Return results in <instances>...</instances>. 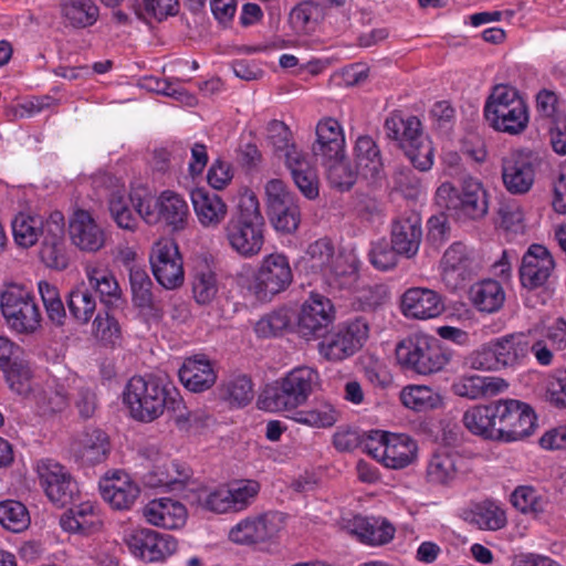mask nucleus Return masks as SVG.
Instances as JSON below:
<instances>
[{"mask_svg": "<svg viewBox=\"0 0 566 566\" xmlns=\"http://www.w3.org/2000/svg\"><path fill=\"white\" fill-rule=\"evenodd\" d=\"M507 387L501 377L462 375L453 381L451 389L459 397L476 400L499 395Z\"/></svg>", "mask_w": 566, "mask_h": 566, "instance_id": "32", "label": "nucleus"}, {"mask_svg": "<svg viewBox=\"0 0 566 566\" xmlns=\"http://www.w3.org/2000/svg\"><path fill=\"white\" fill-rule=\"evenodd\" d=\"M290 323L289 311L286 308H279L260 318L254 329L260 337H271L286 329Z\"/></svg>", "mask_w": 566, "mask_h": 566, "instance_id": "63", "label": "nucleus"}, {"mask_svg": "<svg viewBox=\"0 0 566 566\" xmlns=\"http://www.w3.org/2000/svg\"><path fill=\"white\" fill-rule=\"evenodd\" d=\"M268 139L275 154L283 157L286 163V155L302 153L292 142V134L289 127L281 120H271L268 125Z\"/></svg>", "mask_w": 566, "mask_h": 566, "instance_id": "60", "label": "nucleus"}, {"mask_svg": "<svg viewBox=\"0 0 566 566\" xmlns=\"http://www.w3.org/2000/svg\"><path fill=\"white\" fill-rule=\"evenodd\" d=\"M339 419V411L328 401H317L311 408L295 411L293 420L313 428H331Z\"/></svg>", "mask_w": 566, "mask_h": 566, "instance_id": "48", "label": "nucleus"}, {"mask_svg": "<svg viewBox=\"0 0 566 566\" xmlns=\"http://www.w3.org/2000/svg\"><path fill=\"white\" fill-rule=\"evenodd\" d=\"M354 158L359 175L367 180H376L384 170L380 149L370 136L363 135L356 139Z\"/></svg>", "mask_w": 566, "mask_h": 566, "instance_id": "35", "label": "nucleus"}, {"mask_svg": "<svg viewBox=\"0 0 566 566\" xmlns=\"http://www.w3.org/2000/svg\"><path fill=\"white\" fill-rule=\"evenodd\" d=\"M153 274L165 289L172 290L184 283L182 258L172 240L157 241L149 256Z\"/></svg>", "mask_w": 566, "mask_h": 566, "instance_id": "16", "label": "nucleus"}, {"mask_svg": "<svg viewBox=\"0 0 566 566\" xmlns=\"http://www.w3.org/2000/svg\"><path fill=\"white\" fill-rule=\"evenodd\" d=\"M96 521L94 506L86 502L63 513L60 518V525L70 533L88 534Z\"/></svg>", "mask_w": 566, "mask_h": 566, "instance_id": "49", "label": "nucleus"}, {"mask_svg": "<svg viewBox=\"0 0 566 566\" xmlns=\"http://www.w3.org/2000/svg\"><path fill=\"white\" fill-rule=\"evenodd\" d=\"M138 454L146 470L142 479L148 488L180 491L192 474L187 464L169 459L156 444L143 447Z\"/></svg>", "mask_w": 566, "mask_h": 566, "instance_id": "7", "label": "nucleus"}, {"mask_svg": "<svg viewBox=\"0 0 566 566\" xmlns=\"http://www.w3.org/2000/svg\"><path fill=\"white\" fill-rule=\"evenodd\" d=\"M384 128L387 138L397 142L403 149L406 144L416 140L421 130V123L416 116L402 117L398 113H392L386 118Z\"/></svg>", "mask_w": 566, "mask_h": 566, "instance_id": "46", "label": "nucleus"}, {"mask_svg": "<svg viewBox=\"0 0 566 566\" xmlns=\"http://www.w3.org/2000/svg\"><path fill=\"white\" fill-rule=\"evenodd\" d=\"M71 450L77 462L91 467L107 459L111 443L106 432L88 428L72 442Z\"/></svg>", "mask_w": 566, "mask_h": 566, "instance_id": "28", "label": "nucleus"}, {"mask_svg": "<svg viewBox=\"0 0 566 566\" xmlns=\"http://www.w3.org/2000/svg\"><path fill=\"white\" fill-rule=\"evenodd\" d=\"M178 375L181 384L193 392L208 390L217 379L211 361L203 355L186 358L179 368Z\"/></svg>", "mask_w": 566, "mask_h": 566, "instance_id": "33", "label": "nucleus"}, {"mask_svg": "<svg viewBox=\"0 0 566 566\" xmlns=\"http://www.w3.org/2000/svg\"><path fill=\"white\" fill-rule=\"evenodd\" d=\"M365 448L377 461L389 469H403L411 464L417 455V443L407 434L384 431H370Z\"/></svg>", "mask_w": 566, "mask_h": 566, "instance_id": "11", "label": "nucleus"}, {"mask_svg": "<svg viewBox=\"0 0 566 566\" xmlns=\"http://www.w3.org/2000/svg\"><path fill=\"white\" fill-rule=\"evenodd\" d=\"M143 516L151 525L176 530L186 523L187 510L179 501L160 497L151 500L145 505Z\"/></svg>", "mask_w": 566, "mask_h": 566, "instance_id": "31", "label": "nucleus"}, {"mask_svg": "<svg viewBox=\"0 0 566 566\" xmlns=\"http://www.w3.org/2000/svg\"><path fill=\"white\" fill-rule=\"evenodd\" d=\"M400 399L405 407L421 412L433 409L438 396L427 386H409L402 389Z\"/></svg>", "mask_w": 566, "mask_h": 566, "instance_id": "59", "label": "nucleus"}, {"mask_svg": "<svg viewBox=\"0 0 566 566\" xmlns=\"http://www.w3.org/2000/svg\"><path fill=\"white\" fill-rule=\"evenodd\" d=\"M191 201L196 217L203 228H218L227 216L228 207L217 193L195 189Z\"/></svg>", "mask_w": 566, "mask_h": 566, "instance_id": "34", "label": "nucleus"}, {"mask_svg": "<svg viewBox=\"0 0 566 566\" xmlns=\"http://www.w3.org/2000/svg\"><path fill=\"white\" fill-rule=\"evenodd\" d=\"M129 196L124 190L113 191L108 199V210L117 227L128 231H135L138 226V218L130 208Z\"/></svg>", "mask_w": 566, "mask_h": 566, "instance_id": "50", "label": "nucleus"}, {"mask_svg": "<svg viewBox=\"0 0 566 566\" xmlns=\"http://www.w3.org/2000/svg\"><path fill=\"white\" fill-rule=\"evenodd\" d=\"M66 380L70 384V398H72L78 416L84 420L93 418L98 408L95 386L70 370L66 371Z\"/></svg>", "mask_w": 566, "mask_h": 566, "instance_id": "40", "label": "nucleus"}, {"mask_svg": "<svg viewBox=\"0 0 566 566\" xmlns=\"http://www.w3.org/2000/svg\"><path fill=\"white\" fill-rule=\"evenodd\" d=\"M124 402L134 419L151 422L165 410L176 413L175 422L180 430H188L197 417L186 410L184 400L175 386L157 376H134L123 392Z\"/></svg>", "mask_w": 566, "mask_h": 566, "instance_id": "1", "label": "nucleus"}, {"mask_svg": "<svg viewBox=\"0 0 566 566\" xmlns=\"http://www.w3.org/2000/svg\"><path fill=\"white\" fill-rule=\"evenodd\" d=\"M69 233L71 242L83 252L94 253L105 245V231L87 210L76 209L73 212Z\"/></svg>", "mask_w": 566, "mask_h": 566, "instance_id": "24", "label": "nucleus"}, {"mask_svg": "<svg viewBox=\"0 0 566 566\" xmlns=\"http://www.w3.org/2000/svg\"><path fill=\"white\" fill-rule=\"evenodd\" d=\"M318 384V373L307 366L296 367L265 391L266 408L292 411L306 402Z\"/></svg>", "mask_w": 566, "mask_h": 566, "instance_id": "6", "label": "nucleus"}, {"mask_svg": "<svg viewBox=\"0 0 566 566\" xmlns=\"http://www.w3.org/2000/svg\"><path fill=\"white\" fill-rule=\"evenodd\" d=\"M0 308L8 326L17 333L32 334L40 327V310L32 293L23 286H8L1 293Z\"/></svg>", "mask_w": 566, "mask_h": 566, "instance_id": "9", "label": "nucleus"}, {"mask_svg": "<svg viewBox=\"0 0 566 566\" xmlns=\"http://www.w3.org/2000/svg\"><path fill=\"white\" fill-rule=\"evenodd\" d=\"M401 311L407 317L430 319L444 312V303L441 295L433 290L411 287L402 295Z\"/></svg>", "mask_w": 566, "mask_h": 566, "instance_id": "26", "label": "nucleus"}, {"mask_svg": "<svg viewBox=\"0 0 566 566\" xmlns=\"http://www.w3.org/2000/svg\"><path fill=\"white\" fill-rule=\"evenodd\" d=\"M36 473L41 488L52 503L65 506L73 501L77 485L62 464L52 459H41L36 462Z\"/></svg>", "mask_w": 566, "mask_h": 566, "instance_id": "15", "label": "nucleus"}, {"mask_svg": "<svg viewBox=\"0 0 566 566\" xmlns=\"http://www.w3.org/2000/svg\"><path fill=\"white\" fill-rule=\"evenodd\" d=\"M335 315L332 301L319 293L312 292L300 308L297 333L306 340L325 336Z\"/></svg>", "mask_w": 566, "mask_h": 566, "instance_id": "14", "label": "nucleus"}, {"mask_svg": "<svg viewBox=\"0 0 566 566\" xmlns=\"http://www.w3.org/2000/svg\"><path fill=\"white\" fill-rule=\"evenodd\" d=\"M370 326L363 316L340 324L318 344L319 354L327 360L340 361L357 353L369 337Z\"/></svg>", "mask_w": 566, "mask_h": 566, "instance_id": "10", "label": "nucleus"}, {"mask_svg": "<svg viewBox=\"0 0 566 566\" xmlns=\"http://www.w3.org/2000/svg\"><path fill=\"white\" fill-rule=\"evenodd\" d=\"M60 7L65 24L74 29L90 28L99 18V8L94 0H62Z\"/></svg>", "mask_w": 566, "mask_h": 566, "instance_id": "42", "label": "nucleus"}, {"mask_svg": "<svg viewBox=\"0 0 566 566\" xmlns=\"http://www.w3.org/2000/svg\"><path fill=\"white\" fill-rule=\"evenodd\" d=\"M129 282L134 304L142 308L150 307L153 302V282L147 272L140 266H130Z\"/></svg>", "mask_w": 566, "mask_h": 566, "instance_id": "57", "label": "nucleus"}, {"mask_svg": "<svg viewBox=\"0 0 566 566\" xmlns=\"http://www.w3.org/2000/svg\"><path fill=\"white\" fill-rule=\"evenodd\" d=\"M30 514L25 505L19 501L0 502V524L8 531L20 533L30 525Z\"/></svg>", "mask_w": 566, "mask_h": 566, "instance_id": "52", "label": "nucleus"}, {"mask_svg": "<svg viewBox=\"0 0 566 566\" xmlns=\"http://www.w3.org/2000/svg\"><path fill=\"white\" fill-rule=\"evenodd\" d=\"M422 239L421 217L416 211H409L397 217L391 226V244L407 259L415 256Z\"/></svg>", "mask_w": 566, "mask_h": 566, "instance_id": "25", "label": "nucleus"}, {"mask_svg": "<svg viewBox=\"0 0 566 566\" xmlns=\"http://www.w3.org/2000/svg\"><path fill=\"white\" fill-rule=\"evenodd\" d=\"M63 375H50L43 384H36L30 398L42 416L65 410L70 403V384Z\"/></svg>", "mask_w": 566, "mask_h": 566, "instance_id": "23", "label": "nucleus"}, {"mask_svg": "<svg viewBox=\"0 0 566 566\" xmlns=\"http://www.w3.org/2000/svg\"><path fill=\"white\" fill-rule=\"evenodd\" d=\"M67 307L76 322L86 324L96 310V301L90 290L76 287L69 294Z\"/></svg>", "mask_w": 566, "mask_h": 566, "instance_id": "53", "label": "nucleus"}, {"mask_svg": "<svg viewBox=\"0 0 566 566\" xmlns=\"http://www.w3.org/2000/svg\"><path fill=\"white\" fill-rule=\"evenodd\" d=\"M287 169L296 187L307 199H315L318 196V180L315 168L311 165L303 153L286 155Z\"/></svg>", "mask_w": 566, "mask_h": 566, "instance_id": "41", "label": "nucleus"}, {"mask_svg": "<svg viewBox=\"0 0 566 566\" xmlns=\"http://www.w3.org/2000/svg\"><path fill=\"white\" fill-rule=\"evenodd\" d=\"M326 167V177L333 188L340 191L349 190L356 182L358 170H354L350 164L344 158L322 160Z\"/></svg>", "mask_w": 566, "mask_h": 566, "instance_id": "51", "label": "nucleus"}, {"mask_svg": "<svg viewBox=\"0 0 566 566\" xmlns=\"http://www.w3.org/2000/svg\"><path fill=\"white\" fill-rule=\"evenodd\" d=\"M437 205L458 221H480L489 212V192L481 180L467 177L459 188L441 184L436 191Z\"/></svg>", "mask_w": 566, "mask_h": 566, "instance_id": "3", "label": "nucleus"}, {"mask_svg": "<svg viewBox=\"0 0 566 566\" xmlns=\"http://www.w3.org/2000/svg\"><path fill=\"white\" fill-rule=\"evenodd\" d=\"M156 207L159 213V221L170 226L174 230L184 229L189 208L186 200L174 191H163L156 199Z\"/></svg>", "mask_w": 566, "mask_h": 566, "instance_id": "44", "label": "nucleus"}, {"mask_svg": "<svg viewBox=\"0 0 566 566\" xmlns=\"http://www.w3.org/2000/svg\"><path fill=\"white\" fill-rule=\"evenodd\" d=\"M502 180L510 193H527L535 180V165L532 155L518 150L503 157Z\"/></svg>", "mask_w": 566, "mask_h": 566, "instance_id": "21", "label": "nucleus"}, {"mask_svg": "<svg viewBox=\"0 0 566 566\" xmlns=\"http://www.w3.org/2000/svg\"><path fill=\"white\" fill-rule=\"evenodd\" d=\"M229 245L241 256L258 255L264 244V219L254 193L240 199L237 213L223 227Z\"/></svg>", "mask_w": 566, "mask_h": 566, "instance_id": "2", "label": "nucleus"}, {"mask_svg": "<svg viewBox=\"0 0 566 566\" xmlns=\"http://www.w3.org/2000/svg\"><path fill=\"white\" fill-rule=\"evenodd\" d=\"M223 388L226 398L237 407L247 406L253 398L252 381L244 375L229 379Z\"/></svg>", "mask_w": 566, "mask_h": 566, "instance_id": "62", "label": "nucleus"}, {"mask_svg": "<svg viewBox=\"0 0 566 566\" xmlns=\"http://www.w3.org/2000/svg\"><path fill=\"white\" fill-rule=\"evenodd\" d=\"M64 227V216L60 211H54L46 218L40 258L51 269L65 270L69 266Z\"/></svg>", "mask_w": 566, "mask_h": 566, "instance_id": "20", "label": "nucleus"}, {"mask_svg": "<svg viewBox=\"0 0 566 566\" xmlns=\"http://www.w3.org/2000/svg\"><path fill=\"white\" fill-rule=\"evenodd\" d=\"M472 260L461 242L450 245L441 260V276L451 290L462 287L472 274Z\"/></svg>", "mask_w": 566, "mask_h": 566, "instance_id": "29", "label": "nucleus"}, {"mask_svg": "<svg viewBox=\"0 0 566 566\" xmlns=\"http://www.w3.org/2000/svg\"><path fill=\"white\" fill-rule=\"evenodd\" d=\"M350 532L363 544L378 546L389 543L396 528L387 520L355 516L350 523Z\"/></svg>", "mask_w": 566, "mask_h": 566, "instance_id": "36", "label": "nucleus"}, {"mask_svg": "<svg viewBox=\"0 0 566 566\" xmlns=\"http://www.w3.org/2000/svg\"><path fill=\"white\" fill-rule=\"evenodd\" d=\"M293 280L289 259L281 253L265 256L255 276L253 290L258 298L268 300L286 290Z\"/></svg>", "mask_w": 566, "mask_h": 566, "instance_id": "17", "label": "nucleus"}, {"mask_svg": "<svg viewBox=\"0 0 566 566\" xmlns=\"http://www.w3.org/2000/svg\"><path fill=\"white\" fill-rule=\"evenodd\" d=\"M305 261L307 268L314 273H319L332 290L346 287L355 275L354 266L348 264L344 256L335 255L334 245L327 239L311 243L306 250Z\"/></svg>", "mask_w": 566, "mask_h": 566, "instance_id": "8", "label": "nucleus"}, {"mask_svg": "<svg viewBox=\"0 0 566 566\" xmlns=\"http://www.w3.org/2000/svg\"><path fill=\"white\" fill-rule=\"evenodd\" d=\"M555 261L548 249L532 244L522 258L520 280L523 287L535 290L543 287L552 276Z\"/></svg>", "mask_w": 566, "mask_h": 566, "instance_id": "22", "label": "nucleus"}, {"mask_svg": "<svg viewBox=\"0 0 566 566\" xmlns=\"http://www.w3.org/2000/svg\"><path fill=\"white\" fill-rule=\"evenodd\" d=\"M497 439L515 441L530 436L536 424L532 407L515 399L497 401Z\"/></svg>", "mask_w": 566, "mask_h": 566, "instance_id": "13", "label": "nucleus"}, {"mask_svg": "<svg viewBox=\"0 0 566 566\" xmlns=\"http://www.w3.org/2000/svg\"><path fill=\"white\" fill-rule=\"evenodd\" d=\"M472 522L482 530H500L506 523L504 511L494 502L484 501L472 511Z\"/></svg>", "mask_w": 566, "mask_h": 566, "instance_id": "56", "label": "nucleus"}, {"mask_svg": "<svg viewBox=\"0 0 566 566\" xmlns=\"http://www.w3.org/2000/svg\"><path fill=\"white\" fill-rule=\"evenodd\" d=\"M415 139L406 144L403 151L415 168L420 171H428L433 165V147L431 142L423 135L422 129Z\"/></svg>", "mask_w": 566, "mask_h": 566, "instance_id": "55", "label": "nucleus"}, {"mask_svg": "<svg viewBox=\"0 0 566 566\" xmlns=\"http://www.w3.org/2000/svg\"><path fill=\"white\" fill-rule=\"evenodd\" d=\"M85 274L90 286L99 294L101 302L114 305L120 300V287L108 269L88 265L85 268Z\"/></svg>", "mask_w": 566, "mask_h": 566, "instance_id": "45", "label": "nucleus"}, {"mask_svg": "<svg viewBox=\"0 0 566 566\" xmlns=\"http://www.w3.org/2000/svg\"><path fill=\"white\" fill-rule=\"evenodd\" d=\"M101 495L104 501L116 510H129L138 499L140 489L130 476L116 471L99 483Z\"/></svg>", "mask_w": 566, "mask_h": 566, "instance_id": "30", "label": "nucleus"}, {"mask_svg": "<svg viewBox=\"0 0 566 566\" xmlns=\"http://www.w3.org/2000/svg\"><path fill=\"white\" fill-rule=\"evenodd\" d=\"M232 512H240L250 506L260 492V483L256 480H238L229 486Z\"/></svg>", "mask_w": 566, "mask_h": 566, "instance_id": "58", "label": "nucleus"}, {"mask_svg": "<svg viewBox=\"0 0 566 566\" xmlns=\"http://www.w3.org/2000/svg\"><path fill=\"white\" fill-rule=\"evenodd\" d=\"M511 502L520 512L534 516L544 513L547 506V500L541 496L535 489L526 485H521L514 490Z\"/></svg>", "mask_w": 566, "mask_h": 566, "instance_id": "54", "label": "nucleus"}, {"mask_svg": "<svg viewBox=\"0 0 566 566\" xmlns=\"http://www.w3.org/2000/svg\"><path fill=\"white\" fill-rule=\"evenodd\" d=\"M497 401L491 405H480L468 409L462 421L473 434L486 439H497Z\"/></svg>", "mask_w": 566, "mask_h": 566, "instance_id": "39", "label": "nucleus"}, {"mask_svg": "<svg viewBox=\"0 0 566 566\" xmlns=\"http://www.w3.org/2000/svg\"><path fill=\"white\" fill-rule=\"evenodd\" d=\"M396 358L407 370L430 375L442 370L451 356L436 337L416 333L397 344Z\"/></svg>", "mask_w": 566, "mask_h": 566, "instance_id": "5", "label": "nucleus"}, {"mask_svg": "<svg viewBox=\"0 0 566 566\" xmlns=\"http://www.w3.org/2000/svg\"><path fill=\"white\" fill-rule=\"evenodd\" d=\"M46 219L41 216L20 213L12 221V232L17 244L30 248L36 243L39 238L44 237Z\"/></svg>", "mask_w": 566, "mask_h": 566, "instance_id": "47", "label": "nucleus"}, {"mask_svg": "<svg viewBox=\"0 0 566 566\" xmlns=\"http://www.w3.org/2000/svg\"><path fill=\"white\" fill-rule=\"evenodd\" d=\"M197 503L199 506L210 512H232L228 488H219L214 490L202 488L197 493Z\"/></svg>", "mask_w": 566, "mask_h": 566, "instance_id": "61", "label": "nucleus"}, {"mask_svg": "<svg viewBox=\"0 0 566 566\" xmlns=\"http://www.w3.org/2000/svg\"><path fill=\"white\" fill-rule=\"evenodd\" d=\"M129 552L146 563L163 562L177 549V541L149 528L132 531L125 539Z\"/></svg>", "mask_w": 566, "mask_h": 566, "instance_id": "18", "label": "nucleus"}, {"mask_svg": "<svg viewBox=\"0 0 566 566\" xmlns=\"http://www.w3.org/2000/svg\"><path fill=\"white\" fill-rule=\"evenodd\" d=\"M461 457L448 449H440L431 454L426 469L427 481L436 485H448L459 473Z\"/></svg>", "mask_w": 566, "mask_h": 566, "instance_id": "37", "label": "nucleus"}, {"mask_svg": "<svg viewBox=\"0 0 566 566\" xmlns=\"http://www.w3.org/2000/svg\"><path fill=\"white\" fill-rule=\"evenodd\" d=\"M4 371L10 388L21 396H31L38 382L32 381V374L28 366L12 363Z\"/></svg>", "mask_w": 566, "mask_h": 566, "instance_id": "64", "label": "nucleus"}, {"mask_svg": "<svg viewBox=\"0 0 566 566\" xmlns=\"http://www.w3.org/2000/svg\"><path fill=\"white\" fill-rule=\"evenodd\" d=\"M283 527V515L266 512L241 520L229 531V539L240 545H252L272 539Z\"/></svg>", "mask_w": 566, "mask_h": 566, "instance_id": "19", "label": "nucleus"}, {"mask_svg": "<svg viewBox=\"0 0 566 566\" xmlns=\"http://www.w3.org/2000/svg\"><path fill=\"white\" fill-rule=\"evenodd\" d=\"M268 214L275 231L294 233L301 222L297 197L280 179H272L265 185Z\"/></svg>", "mask_w": 566, "mask_h": 566, "instance_id": "12", "label": "nucleus"}, {"mask_svg": "<svg viewBox=\"0 0 566 566\" xmlns=\"http://www.w3.org/2000/svg\"><path fill=\"white\" fill-rule=\"evenodd\" d=\"M484 116L492 128L510 135L521 134L530 120L526 102L515 87L506 84L493 87L484 105Z\"/></svg>", "mask_w": 566, "mask_h": 566, "instance_id": "4", "label": "nucleus"}, {"mask_svg": "<svg viewBox=\"0 0 566 566\" xmlns=\"http://www.w3.org/2000/svg\"><path fill=\"white\" fill-rule=\"evenodd\" d=\"M316 138L312 153L321 160L344 158L345 134L342 125L333 117L321 119L316 125Z\"/></svg>", "mask_w": 566, "mask_h": 566, "instance_id": "27", "label": "nucleus"}, {"mask_svg": "<svg viewBox=\"0 0 566 566\" xmlns=\"http://www.w3.org/2000/svg\"><path fill=\"white\" fill-rule=\"evenodd\" d=\"M501 368L521 365L530 353L531 339L524 333H512L493 339Z\"/></svg>", "mask_w": 566, "mask_h": 566, "instance_id": "38", "label": "nucleus"}, {"mask_svg": "<svg viewBox=\"0 0 566 566\" xmlns=\"http://www.w3.org/2000/svg\"><path fill=\"white\" fill-rule=\"evenodd\" d=\"M469 298L478 311L495 313L504 304L505 292L497 281L483 280L470 287Z\"/></svg>", "mask_w": 566, "mask_h": 566, "instance_id": "43", "label": "nucleus"}]
</instances>
